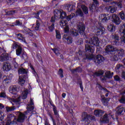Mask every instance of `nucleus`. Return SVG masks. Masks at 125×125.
Listing matches in <instances>:
<instances>
[{"label": "nucleus", "mask_w": 125, "mask_h": 125, "mask_svg": "<svg viewBox=\"0 0 125 125\" xmlns=\"http://www.w3.org/2000/svg\"><path fill=\"white\" fill-rule=\"evenodd\" d=\"M95 49L94 46L86 44L85 45V52H90V53L87 54L84 51L80 50L77 53V57H75L76 60H81L82 57L84 60H92V59H94L95 56L93 53L94 52Z\"/></svg>", "instance_id": "obj_1"}, {"label": "nucleus", "mask_w": 125, "mask_h": 125, "mask_svg": "<svg viewBox=\"0 0 125 125\" xmlns=\"http://www.w3.org/2000/svg\"><path fill=\"white\" fill-rule=\"evenodd\" d=\"M105 50L107 54H111L110 58L112 61L116 62L120 60L121 58L125 54V50L124 49L115 48L114 46L111 45L106 46Z\"/></svg>", "instance_id": "obj_2"}, {"label": "nucleus", "mask_w": 125, "mask_h": 125, "mask_svg": "<svg viewBox=\"0 0 125 125\" xmlns=\"http://www.w3.org/2000/svg\"><path fill=\"white\" fill-rule=\"evenodd\" d=\"M82 122L85 123H90V121H95V117L90 114H87V113L84 112L82 114Z\"/></svg>", "instance_id": "obj_3"}, {"label": "nucleus", "mask_w": 125, "mask_h": 125, "mask_svg": "<svg viewBox=\"0 0 125 125\" xmlns=\"http://www.w3.org/2000/svg\"><path fill=\"white\" fill-rule=\"evenodd\" d=\"M96 35L97 36H103L104 34H106V29L104 28V26L102 25L101 23L98 22V24L96 26Z\"/></svg>", "instance_id": "obj_4"}, {"label": "nucleus", "mask_w": 125, "mask_h": 125, "mask_svg": "<svg viewBox=\"0 0 125 125\" xmlns=\"http://www.w3.org/2000/svg\"><path fill=\"white\" fill-rule=\"evenodd\" d=\"M111 16L108 14H102L100 15L99 19L102 23H107L108 21L111 19Z\"/></svg>", "instance_id": "obj_5"}, {"label": "nucleus", "mask_w": 125, "mask_h": 125, "mask_svg": "<svg viewBox=\"0 0 125 125\" xmlns=\"http://www.w3.org/2000/svg\"><path fill=\"white\" fill-rule=\"evenodd\" d=\"M111 39H112V44L113 45H116L118 46V45H120V37L118 34H112L111 36Z\"/></svg>", "instance_id": "obj_6"}, {"label": "nucleus", "mask_w": 125, "mask_h": 125, "mask_svg": "<svg viewBox=\"0 0 125 125\" xmlns=\"http://www.w3.org/2000/svg\"><path fill=\"white\" fill-rule=\"evenodd\" d=\"M62 41L66 44H71L73 43V38L67 34H64L62 36Z\"/></svg>", "instance_id": "obj_7"}, {"label": "nucleus", "mask_w": 125, "mask_h": 125, "mask_svg": "<svg viewBox=\"0 0 125 125\" xmlns=\"http://www.w3.org/2000/svg\"><path fill=\"white\" fill-rule=\"evenodd\" d=\"M110 20L112 21L113 23L115 24V25H120L121 24V19L118 15L113 14L110 17Z\"/></svg>", "instance_id": "obj_8"}, {"label": "nucleus", "mask_w": 125, "mask_h": 125, "mask_svg": "<svg viewBox=\"0 0 125 125\" xmlns=\"http://www.w3.org/2000/svg\"><path fill=\"white\" fill-rule=\"evenodd\" d=\"M89 43L90 44H93L95 46H99V43H100V41L99 39L97 37H93L89 40Z\"/></svg>", "instance_id": "obj_9"}, {"label": "nucleus", "mask_w": 125, "mask_h": 125, "mask_svg": "<svg viewBox=\"0 0 125 125\" xmlns=\"http://www.w3.org/2000/svg\"><path fill=\"white\" fill-rule=\"evenodd\" d=\"M78 31L79 32L80 35L81 36H83L84 35V31H85V25L83 23H80L77 25Z\"/></svg>", "instance_id": "obj_10"}, {"label": "nucleus", "mask_w": 125, "mask_h": 125, "mask_svg": "<svg viewBox=\"0 0 125 125\" xmlns=\"http://www.w3.org/2000/svg\"><path fill=\"white\" fill-rule=\"evenodd\" d=\"M104 60L105 58H104L103 56L101 55H98L96 56V59L95 61V63H96L97 66H98L99 65H100V66L101 65H102V63L104 62Z\"/></svg>", "instance_id": "obj_11"}, {"label": "nucleus", "mask_w": 125, "mask_h": 125, "mask_svg": "<svg viewBox=\"0 0 125 125\" xmlns=\"http://www.w3.org/2000/svg\"><path fill=\"white\" fill-rule=\"evenodd\" d=\"M93 3L90 5V10L91 11H94L98 6H99V2L98 0H93Z\"/></svg>", "instance_id": "obj_12"}, {"label": "nucleus", "mask_w": 125, "mask_h": 125, "mask_svg": "<svg viewBox=\"0 0 125 125\" xmlns=\"http://www.w3.org/2000/svg\"><path fill=\"white\" fill-rule=\"evenodd\" d=\"M51 106L53 107V111L54 112V114L55 116H56V118H59V113H58V112L57 111V107H56V106L53 104V102L52 101L49 100L48 101Z\"/></svg>", "instance_id": "obj_13"}, {"label": "nucleus", "mask_w": 125, "mask_h": 125, "mask_svg": "<svg viewBox=\"0 0 125 125\" xmlns=\"http://www.w3.org/2000/svg\"><path fill=\"white\" fill-rule=\"evenodd\" d=\"M62 14L65 15V13H61V11L59 10H56L54 12V17L57 18V19L59 18V17L61 19H64V17L62 16Z\"/></svg>", "instance_id": "obj_14"}, {"label": "nucleus", "mask_w": 125, "mask_h": 125, "mask_svg": "<svg viewBox=\"0 0 125 125\" xmlns=\"http://www.w3.org/2000/svg\"><path fill=\"white\" fill-rule=\"evenodd\" d=\"M25 117H26V115L25 114L21 113L18 117V119L16 118V124L18 123H23L25 120Z\"/></svg>", "instance_id": "obj_15"}, {"label": "nucleus", "mask_w": 125, "mask_h": 125, "mask_svg": "<svg viewBox=\"0 0 125 125\" xmlns=\"http://www.w3.org/2000/svg\"><path fill=\"white\" fill-rule=\"evenodd\" d=\"M3 71H6V72H8L11 70V63L8 62H5L3 64Z\"/></svg>", "instance_id": "obj_16"}, {"label": "nucleus", "mask_w": 125, "mask_h": 125, "mask_svg": "<svg viewBox=\"0 0 125 125\" xmlns=\"http://www.w3.org/2000/svg\"><path fill=\"white\" fill-rule=\"evenodd\" d=\"M9 91L12 94L16 95L17 92H18V87L16 85H13L10 87Z\"/></svg>", "instance_id": "obj_17"}, {"label": "nucleus", "mask_w": 125, "mask_h": 125, "mask_svg": "<svg viewBox=\"0 0 125 125\" xmlns=\"http://www.w3.org/2000/svg\"><path fill=\"white\" fill-rule=\"evenodd\" d=\"M7 60H9V55L8 54H3L1 55L0 57V61L1 62L7 61Z\"/></svg>", "instance_id": "obj_18"}, {"label": "nucleus", "mask_w": 125, "mask_h": 125, "mask_svg": "<svg viewBox=\"0 0 125 125\" xmlns=\"http://www.w3.org/2000/svg\"><path fill=\"white\" fill-rule=\"evenodd\" d=\"M106 9L110 13H115L117 11V7L113 6H109L106 7Z\"/></svg>", "instance_id": "obj_19"}, {"label": "nucleus", "mask_w": 125, "mask_h": 125, "mask_svg": "<svg viewBox=\"0 0 125 125\" xmlns=\"http://www.w3.org/2000/svg\"><path fill=\"white\" fill-rule=\"evenodd\" d=\"M7 120L12 121L13 123H16V117L13 114H9L7 115Z\"/></svg>", "instance_id": "obj_20"}, {"label": "nucleus", "mask_w": 125, "mask_h": 125, "mask_svg": "<svg viewBox=\"0 0 125 125\" xmlns=\"http://www.w3.org/2000/svg\"><path fill=\"white\" fill-rule=\"evenodd\" d=\"M26 77L27 76H21L19 79V83L21 84V86H23V85H24V84L26 82Z\"/></svg>", "instance_id": "obj_21"}, {"label": "nucleus", "mask_w": 125, "mask_h": 125, "mask_svg": "<svg viewBox=\"0 0 125 125\" xmlns=\"http://www.w3.org/2000/svg\"><path fill=\"white\" fill-rule=\"evenodd\" d=\"M107 30L110 33H114L116 31V26L113 24H110L107 26Z\"/></svg>", "instance_id": "obj_22"}, {"label": "nucleus", "mask_w": 125, "mask_h": 125, "mask_svg": "<svg viewBox=\"0 0 125 125\" xmlns=\"http://www.w3.org/2000/svg\"><path fill=\"white\" fill-rule=\"evenodd\" d=\"M16 36L17 37L18 40L21 41V42H24L26 43V40H25V38L23 36L22 34L18 33L16 34Z\"/></svg>", "instance_id": "obj_23"}, {"label": "nucleus", "mask_w": 125, "mask_h": 125, "mask_svg": "<svg viewBox=\"0 0 125 125\" xmlns=\"http://www.w3.org/2000/svg\"><path fill=\"white\" fill-rule=\"evenodd\" d=\"M79 31L75 29L70 30V36L73 38H76L77 36H79Z\"/></svg>", "instance_id": "obj_24"}, {"label": "nucleus", "mask_w": 125, "mask_h": 125, "mask_svg": "<svg viewBox=\"0 0 125 125\" xmlns=\"http://www.w3.org/2000/svg\"><path fill=\"white\" fill-rule=\"evenodd\" d=\"M112 3H114V5L118 6V8H123V0H120L118 1H113Z\"/></svg>", "instance_id": "obj_25"}, {"label": "nucleus", "mask_w": 125, "mask_h": 125, "mask_svg": "<svg viewBox=\"0 0 125 125\" xmlns=\"http://www.w3.org/2000/svg\"><path fill=\"white\" fill-rule=\"evenodd\" d=\"M94 114L96 117H101L104 114V111L95 110Z\"/></svg>", "instance_id": "obj_26"}, {"label": "nucleus", "mask_w": 125, "mask_h": 125, "mask_svg": "<svg viewBox=\"0 0 125 125\" xmlns=\"http://www.w3.org/2000/svg\"><path fill=\"white\" fill-rule=\"evenodd\" d=\"M12 78L9 76H4L3 79V82L5 83H10Z\"/></svg>", "instance_id": "obj_27"}, {"label": "nucleus", "mask_w": 125, "mask_h": 125, "mask_svg": "<svg viewBox=\"0 0 125 125\" xmlns=\"http://www.w3.org/2000/svg\"><path fill=\"white\" fill-rule=\"evenodd\" d=\"M70 72L72 73V74H74V73H82L83 72V69L81 67V66H79L77 67L75 69H70Z\"/></svg>", "instance_id": "obj_28"}, {"label": "nucleus", "mask_w": 125, "mask_h": 125, "mask_svg": "<svg viewBox=\"0 0 125 125\" xmlns=\"http://www.w3.org/2000/svg\"><path fill=\"white\" fill-rule=\"evenodd\" d=\"M21 59H22V60H24L25 62H27V61H28V60L29 59L28 55H27V53H26V52H22L21 53Z\"/></svg>", "instance_id": "obj_29"}, {"label": "nucleus", "mask_w": 125, "mask_h": 125, "mask_svg": "<svg viewBox=\"0 0 125 125\" xmlns=\"http://www.w3.org/2000/svg\"><path fill=\"white\" fill-rule=\"evenodd\" d=\"M76 8V6L73 4H68L67 6V10L68 12H71V11H74Z\"/></svg>", "instance_id": "obj_30"}, {"label": "nucleus", "mask_w": 125, "mask_h": 125, "mask_svg": "<svg viewBox=\"0 0 125 125\" xmlns=\"http://www.w3.org/2000/svg\"><path fill=\"white\" fill-rule=\"evenodd\" d=\"M123 68H124V65L121 63H119L116 65L115 69L116 72H117V73H120V70H122Z\"/></svg>", "instance_id": "obj_31"}, {"label": "nucleus", "mask_w": 125, "mask_h": 125, "mask_svg": "<svg viewBox=\"0 0 125 125\" xmlns=\"http://www.w3.org/2000/svg\"><path fill=\"white\" fill-rule=\"evenodd\" d=\"M76 14L77 16H80V17H83L84 16L83 12L80 8H79L76 10Z\"/></svg>", "instance_id": "obj_32"}, {"label": "nucleus", "mask_w": 125, "mask_h": 125, "mask_svg": "<svg viewBox=\"0 0 125 125\" xmlns=\"http://www.w3.org/2000/svg\"><path fill=\"white\" fill-rule=\"evenodd\" d=\"M102 102L104 105V106H108V104H109V101H110V99L103 98L102 99Z\"/></svg>", "instance_id": "obj_33"}, {"label": "nucleus", "mask_w": 125, "mask_h": 125, "mask_svg": "<svg viewBox=\"0 0 125 125\" xmlns=\"http://www.w3.org/2000/svg\"><path fill=\"white\" fill-rule=\"evenodd\" d=\"M81 8L84 13V14H88V8L85 6V5H82Z\"/></svg>", "instance_id": "obj_34"}, {"label": "nucleus", "mask_w": 125, "mask_h": 125, "mask_svg": "<svg viewBox=\"0 0 125 125\" xmlns=\"http://www.w3.org/2000/svg\"><path fill=\"white\" fill-rule=\"evenodd\" d=\"M102 123L103 124H108L109 123V119H108V115L107 114L104 115Z\"/></svg>", "instance_id": "obj_35"}, {"label": "nucleus", "mask_w": 125, "mask_h": 125, "mask_svg": "<svg viewBox=\"0 0 125 125\" xmlns=\"http://www.w3.org/2000/svg\"><path fill=\"white\" fill-rule=\"evenodd\" d=\"M98 72H96L93 74V77H100V76H103L104 75V71L100 70Z\"/></svg>", "instance_id": "obj_36"}, {"label": "nucleus", "mask_w": 125, "mask_h": 125, "mask_svg": "<svg viewBox=\"0 0 125 125\" xmlns=\"http://www.w3.org/2000/svg\"><path fill=\"white\" fill-rule=\"evenodd\" d=\"M18 73L19 74H21V75H24V74H27L28 72L25 69V68H21L18 70Z\"/></svg>", "instance_id": "obj_37"}, {"label": "nucleus", "mask_w": 125, "mask_h": 125, "mask_svg": "<svg viewBox=\"0 0 125 125\" xmlns=\"http://www.w3.org/2000/svg\"><path fill=\"white\" fill-rule=\"evenodd\" d=\"M12 65L14 66L15 69H18L19 68V64L16 62V60L14 59L11 62Z\"/></svg>", "instance_id": "obj_38"}, {"label": "nucleus", "mask_w": 125, "mask_h": 125, "mask_svg": "<svg viewBox=\"0 0 125 125\" xmlns=\"http://www.w3.org/2000/svg\"><path fill=\"white\" fill-rule=\"evenodd\" d=\"M16 53L17 56H20L22 54V47L19 46V48H17L16 50Z\"/></svg>", "instance_id": "obj_39"}, {"label": "nucleus", "mask_w": 125, "mask_h": 125, "mask_svg": "<svg viewBox=\"0 0 125 125\" xmlns=\"http://www.w3.org/2000/svg\"><path fill=\"white\" fill-rule=\"evenodd\" d=\"M51 50L53 51L54 53H55L57 56H59V55H60V51H59V49L57 48H52Z\"/></svg>", "instance_id": "obj_40"}, {"label": "nucleus", "mask_w": 125, "mask_h": 125, "mask_svg": "<svg viewBox=\"0 0 125 125\" xmlns=\"http://www.w3.org/2000/svg\"><path fill=\"white\" fill-rule=\"evenodd\" d=\"M42 12V10H40L38 13H34L33 15L35 16V18H36V19H40V15Z\"/></svg>", "instance_id": "obj_41"}, {"label": "nucleus", "mask_w": 125, "mask_h": 125, "mask_svg": "<svg viewBox=\"0 0 125 125\" xmlns=\"http://www.w3.org/2000/svg\"><path fill=\"white\" fill-rule=\"evenodd\" d=\"M56 38L57 40H61V34L59 30H56Z\"/></svg>", "instance_id": "obj_42"}, {"label": "nucleus", "mask_w": 125, "mask_h": 125, "mask_svg": "<svg viewBox=\"0 0 125 125\" xmlns=\"http://www.w3.org/2000/svg\"><path fill=\"white\" fill-rule=\"evenodd\" d=\"M54 26H55V23H52V24L51 25V26H49L48 27V31L50 32H53V31H54Z\"/></svg>", "instance_id": "obj_43"}, {"label": "nucleus", "mask_w": 125, "mask_h": 125, "mask_svg": "<svg viewBox=\"0 0 125 125\" xmlns=\"http://www.w3.org/2000/svg\"><path fill=\"white\" fill-rule=\"evenodd\" d=\"M6 111L8 112H12V111H14V110H15V107L14 106H11V107L6 106Z\"/></svg>", "instance_id": "obj_44"}, {"label": "nucleus", "mask_w": 125, "mask_h": 125, "mask_svg": "<svg viewBox=\"0 0 125 125\" xmlns=\"http://www.w3.org/2000/svg\"><path fill=\"white\" fill-rule=\"evenodd\" d=\"M40 26H41V23H40L39 21L37 20L36 21V26L35 27V30L36 31H39V30H40Z\"/></svg>", "instance_id": "obj_45"}, {"label": "nucleus", "mask_w": 125, "mask_h": 125, "mask_svg": "<svg viewBox=\"0 0 125 125\" xmlns=\"http://www.w3.org/2000/svg\"><path fill=\"white\" fill-rule=\"evenodd\" d=\"M75 16H76L75 14H71L66 17V20H67V21H70L71 19H73Z\"/></svg>", "instance_id": "obj_46"}, {"label": "nucleus", "mask_w": 125, "mask_h": 125, "mask_svg": "<svg viewBox=\"0 0 125 125\" xmlns=\"http://www.w3.org/2000/svg\"><path fill=\"white\" fill-rule=\"evenodd\" d=\"M64 72L63 71V69L62 68H60L58 72V75L60 76L61 78H64V75L63 74Z\"/></svg>", "instance_id": "obj_47"}, {"label": "nucleus", "mask_w": 125, "mask_h": 125, "mask_svg": "<svg viewBox=\"0 0 125 125\" xmlns=\"http://www.w3.org/2000/svg\"><path fill=\"white\" fill-rule=\"evenodd\" d=\"M125 112V108L124 107H120L118 109L117 111L118 115H122L123 112Z\"/></svg>", "instance_id": "obj_48"}, {"label": "nucleus", "mask_w": 125, "mask_h": 125, "mask_svg": "<svg viewBox=\"0 0 125 125\" xmlns=\"http://www.w3.org/2000/svg\"><path fill=\"white\" fill-rule=\"evenodd\" d=\"M119 101L120 103H121L122 104H125V95H123V96L121 97L120 99L119 100Z\"/></svg>", "instance_id": "obj_49"}, {"label": "nucleus", "mask_w": 125, "mask_h": 125, "mask_svg": "<svg viewBox=\"0 0 125 125\" xmlns=\"http://www.w3.org/2000/svg\"><path fill=\"white\" fill-rule=\"evenodd\" d=\"M119 15H120V18H121L122 20H124V21H125V12L124 11H121Z\"/></svg>", "instance_id": "obj_50"}, {"label": "nucleus", "mask_w": 125, "mask_h": 125, "mask_svg": "<svg viewBox=\"0 0 125 125\" xmlns=\"http://www.w3.org/2000/svg\"><path fill=\"white\" fill-rule=\"evenodd\" d=\"M19 46H21L19 45H18L17 43H13L12 45V48L13 49H17V48H19Z\"/></svg>", "instance_id": "obj_51"}, {"label": "nucleus", "mask_w": 125, "mask_h": 125, "mask_svg": "<svg viewBox=\"0 0 125 125\" xmlns=\"http://www.w3.org/2000/svg\"><path fill=\"white\" fill-rule=\"evenodd\" d=\"M105 77L107 79H112V78H113V75H112V74H111V72H109L105 74Z\"/></svg>", "instance_id": "obj_52"}, {"label": "nucleus", "mask_w": 125, "mask_h": 125, "mask_svg": "<svg viewBox=\"0 0 125 125\" xmlns=\"http://www.w3.org/2000/svg\"><path fill=\"white\" fill-rule=\"evenodd\" d=\"M13 24H14V26H21L22 25V23H21L19 20H16Z\"/></svg>", "instance_id": "obj_53"}, {"label": "nucleus", "mask_w": 125, "mask_h": 125, "mask_svg": "<svg viewBox=\"0 0 125 125\" xmlns=\"http://www.w3.org/2000/svg\"><path fill=\"white\" fill-rule=\"evenodd\" d=\"M14 124H16V123H13V121L12 120H8V119H7L5 125H14Z\"/></svg>", "instance_id": "obj_54"}, {"label": "nucleus", "mask_w": 125, "mask_h": 125, "mask_svg": "<svg viewBox=\"0 0 125 125\" xmlns=\"http://www.w3.org/2000/svg\"><path fill=\"white\" fill-rule=\"evenodd\" d=\"M6 94L4 92H1L0 93V98H6Z\"/></svg>", "instance_id": "obj_55"}, {"label": "nucleus", "mask_w": 125, "mask_h": 125, "mask_svg": "<svg viewBox=\"0 0 125 125\" xmlns=\"http://www.w3.org/2000/svg\"><path fill=\"white\" fill-rule=\"evenodd\" d=\"M57 19L55 17L52 16L51 18L50 22L52 23V24H55V21Z\"/></svg>", "instance_id": "obj_56"}, {"label": "nucleus", "mask_w": 125, "mask_h": 125, "mask_svg": "<svg viewBox=\"0 0 125 125\" xmlns=\"http://www.w3.org/2000/svg\"><path fill=\"white\" fill-rule=\"evenodd\" d=\"M80 87L82 91H83V82L82 81H79Z\"/></svg>", "instance_id": "obj_57"}, {"label": "nucleus", "mask_w": 125, "mask_h": 125, "mask_svg": "<svg viewBox=\"0 0 125 125\" xmlns=\"http://www.w3.org/2000/svg\"><path fill=\"white\" fill-rule=\"evenodd\" d=\"M64 33H69V32H70V28H69V26H65V27L64 28Z\"/></svg>", "instance_id": "obj_58"}, {"label": "nucleus", "mask_w": 125, "mask_h": 125, "mask_svg": "<svg viewBox=\"0 0 125 125\" xmlns=\"http://www.w3.org/2000/svg\"><path fill=\"white\" fill-rule=\"evenodd\" d=\"M114 79L116 82H120L121 81V78H120L119 76L116 75L114 77Z\"/></svg>", "instance_id": "obj_59"}, {"label": "nucleus", "mask_w": 125, "mask_h": 125, "mask_svg": "<svg viewBox=\"0 0 125 125\" xmlns=\"http://www.w3.org/2000/svg\"><path fill=\"white\" fill-rule=\"evenodd\" d=\"M34 109L35 107H34V106H31L27 107V111H28V112H32V111H33V110H34Z\"/></svg>", "instance_id": "obj_60"}, {"label": "nucleus", "mask_w": 125, "mask_h": 125, "mask_svg": "<svg viewBox=\"0 0 125 125\" xmlns=\"http://www.w3.org/2000/svg\"><path fill=\"white\" fill-rule=\"evenodd\" d=\"M30 67L31 68V70H32L34 75H38V73H37V72H36V70H35V68H34L32 64H30Z\"/></svg>", "instance_id": "obj_61"}, {"label": "nucleus", "mask_w": 125, "mask_h": 125, "mask_svg": "<svg viewBox=\"0 0 125 125\" xmlns=\"http://www.w3.org/2000/svg\"><path fill=\"white\" fill-rule=\"evenodd\" d=\"M60 25L62 28H63V27H66L67 26V24H66L65 22H64V21H61L60 22Z\"/></svg>", "instance_id": "obj_62"}, {"label": "nucleus", "mask_w": 125, "mask_h": 125, "mask_svg": "<svg viewBox=\"0 0 125 125\" xmlns=\"http://www.w3.org/2000/svg\"><path fill=\"white\" fill-rule=\"evenodd\" d=\"M4 114H3V113L1 112L0 113V121H2V120H3V119H4Z\"/></svg>", "instance_id": "obj_63"}, {"label": "nucleus", "mask_w": 125, "mask_h": 125, "mask_svg": "<svg viewBox=\"0 0 125 125\" xmlns=\"http://www.w3.org/2000/svg\"><path fill=\"white\" fill-rule=\"evenodd\" d=\"M121 43L125 44V37H123L121 39Z\"/></svg>", "instance_id": "obj_64"}]
</instances>
